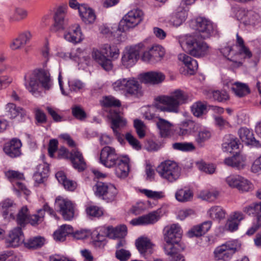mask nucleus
Instances as JSON below:
<instances>
[{
	"label": "nucleus",
	"instance_id": "obj_26",
	"mask_svg": "<svg viewBox=\"0 0 261 261\" xmlns=\"http://www.w3.org/2000/svg\"><path fill=\"white\" fill-rule=\"evenodd\" d=\"M22 231L19 226L12 229L6 239V243L9 247H16L21 243Z\"/></svg>",
	"mask_w": 261,
	"mask_h": 261
},
{
	"label": "nucleus",
	"instance_id": "obj_13",
	"mask_svg": "<svg viewBox=\"0 0 261 261\" xmlns=\"http://www.w3.org/2000/svg\"><path fill=\"white\" fill-rule=\"evenodd\" d=\"M69 6L73 9H77L80 16L83 21L86 24L92 23L96 19V15L93 10L87 5H79L76 0H70Z\"/></svg>",
	"mask_w": 261,
	"mask_h": 261
},
{
	"label": "nucleus",
	"instance_id": "obj_41",
	"mask_svg": "<svg viewBox=\"0 0 261 261\" xmlns=\"http://www.w3.org/2000/svg\"><path fill=\"white\" fill-rule=\"evenodd\" d=\"M231 90L236 96L242 97L250 92L248 85L246 84L236 82L231 88Z\"/></svg>",
	"mask_w": 261,
	"mask_h": 261
},
{
	"label": "nucleus",
	"instance_id": "obj_34",
	"mask_svg": "<svg viewBox=\"0 0 261 261\" xmlns=\"http://www.w3.org/2000/svg\"><path fill=\"white\" fill-rule=\"evenodd\" d=\"M178 59L187 67L190 74L194 73L198 68V63L196 60L185 54H180Z\"/></svg>",
	"mask_w": 261,
	"mask_h": 261
},
{
	"label": "nucleus",
	"instance_id": "obj_62",
	"mask_svg": "<svg viewBox=\"0 0 261 261\" xmlns=\"http://www.w3.org/2000/svg\"><path fill=\"white\" fill-rule=\"evenodd\" d=\"M115 255L119 260L126 261L130 257L131 253L128 250L120 249L116 250Z\"/></svg>",
	"mask_w": 261,
	"mask_h": 261
},
{
	"label": "nucleus",
	"instance_id": "obj_35",
	"mask_svg": "<svg viewBox=\"0 0 261 261\" xmlns=\"http://www.w3.org/2000/svg\"><path fill=\"white\" fill-rule=\"evenodd\" d=\"M127 234V227L124 225H120L114 228L109 226L107 228V236L110 238H123Z\"/></svg>",
	"mask_w": 261,
	"mask_h": 261
},
{
	"label": "nucleus",
	"instance_id": "obj_56",
	"mask_svg": "<svg viewBox=\"0 0 261 261\" xmlns=\"http://www.w3.org/2000/svg\"><path fill=\"white\" fill-rule=\"evenodd\" d=\"M69 86L71 91L77 92L84 90L85 85L80 80H74L69 82Z\"/></svg>",
	"mask_w": 261,
	"mask_h": 261
},
{
	"label": "nucleus",
	"instance_id": "obj_38",
	"mask_svg": "<svg viewBox=\"0 0 261 261\" xmlns=\"http://www.w3.org/2000/svg\"><path fill=\"white\" fill-rule=\"evenodd\" d=\"M164 250L170 261H184V257L178 252L176 246H164Z\"/></svg>",
	"mask_w": 261,
	"mask_h": 261
},
{
	"label": "nucleus",
	"instance_id": "obj_9",
	"mask_svg": "<svg viewBox=\"0 0 261 261\" xmlns=\"http://www.w3.org/2000/svg\"><path fill=\"white\" fill-rule=\"evenodd\" d=\"M237 245L227 242L216 247L214 251L215 260L229 261L237 251Z\"/></svg>",
	"mask_w": 261,
	"mask_h": 261
},
{
	"label": "nucleus",
	"instance_id": "obj_21",
	"mask_svg": "<svg viewBox=\"0 0 261 261\" xmlns=\"http://www.w3.org/2000/svg\"><path fill=\"white\" fill-rule=\"evenodd\" d=\"M21 141L16 138L12 139L9 142L6 143L3 150L5 153L11 158H16L20 155L21 147Z\"/></svg>",
	"mask_w": 261,
	"mask_h": 261
},
{
	"label": "nucleus",
	"instance_id": "obj_20",
	"mask_svg": "<svg viewBox=\"0 0 261 261\" xmlns=\"http://www.w3.org/2000/svg\"><path fill=\"white\" fill-rule=\"evenodd\" d=\"M125 84L123 93L126 95H129L136 97H139L142 95L141 87L139 82L134 78H125Z\"/></svg>",
	"mask_w": 261,
	"mask_h": 261
},
{
	"label": "nucleus",
	"instance_id": "obj_54",
	"mask_svg": "<svg viewBox=\"0 0 261 261\" xmlns=\"http://www.w3.org/2000/svg\"><path fill=\"white\" fill-rule=\"evenodd\" d=\"M44 217V211L40 209L37 211V214L29 216L28 223L32 225H38L43 221Z\"/></svg>",
	"mask_w": 261,
	"mask_h": 261
},
{
	"label": "nucleus",
	"instance_id": "obj_7",
	"mask_svg": "<svg viewBox=\"0 0 261 261\" xmlns=\"http://www.w3.org/2000/svg\"><path fill=\"white\" fill-rule=\"evenodd\" d=\"M143 12L140 9H136L129 11L119 23L118 30L124 32L130 28L138 25L142 20Z\"/></svg>",
	"mask_w": 261,
	"mask_h": 261
},
{
	"label": "nucleus",
	"instance_id": "obj_52",
	"mask_svg": "<svg viewBox=\"0 0 261 261\" xmlns=\"http://www.w3.org/2000/svg\"><path fill=\"white\" fill-rule=\"evenodd\" d=\"M174 149L181 151H190L195 149L192 143L190 142H177L172 144Z\"/></svg>",
	"mask_w": 261,
	"mask_h": 261
},
{
	"label": "nucleus",
	"instance_id": "obj_24",
	"mask_svg": "<svg viewBox=\"0 0 261 261\" xmlns=\"http://www.w3.org/2000/svg\"><path fill=\"white\" fill-rule=\"evenodd\" d=\"M0 207L4 219L8 220L15 219L12 211L16 208V205L13 200L10 199H5L1 202Z\"/></svg>",
	"mask_w": 261,
	"mask_h": 261
},
{
	"label": "nucleus",
	"instance_id": "obj_4",
	"mask_svg": "<svg viewBox=\"0 0 261 261\" xmlns=\"http://www.w3.org/2000/svg\"><path fill=\"white\" fill-rule=\"evenodd\" d=\"M101 103L103 106L111 108L109 115L111 119V128L115 135L119 138L120 134L117 129L125 126L127 123L119 110V107L121 106L120 100L112 96H108L103 97Z\"/></svg>",
	"mask_w": 261,
	"mask_h": 261
},
{
	"label": "nucleus",
	"instance_id": "obj_61",
	"mask_svg": "<svg viewBox=\"0 0 261 261\" xmlns=\"http://www.w3.org/2000/svg\"><path fill=\"white\" fill-rule=\"evenodd\" d=\"M109 185L110 184L102 182H97L94 186L95 194L99 197H101Z\"/></svg>",
	"mask_w": 261,
	"mask_h": 261
},
{
	"label": "nucleus",
	"instance_id": "obj_25",
	"mask_svg": "<svg viewBox=\"0 0 261 261\" xmlns=\"http://www.w3.org/2000/svg\"><path fill=\"white\" fill-rule=\"evenodd\" d=\"M155 122L159 130V133L162 138H167L171 136L173 124L169 121L162 118H156Z\"/></svg>",
	"mask_w": 261,
	"mask_h": 261
},
{
	"label": "nucleus",
	"instance_id": "obj_59",
	"mask_svg": "<svg viewBox=\"0 0 261 261\" xmlns=\"http://www.w3.org/2000/svg\"><path fill=\"white\" fill-rule=\"evenodd\" d=\"M125 139L134 148L139 150L141 148L139 141L130 132L126 133Z\"/></svg>",
	"mask_w": 261,
	"mask_h": 261
},
{
	"label": "nucleus",
	"instance_id": "obj_37",
	"mask_svg": "<svg viewBox=\"0 0 261 261\" xmlns=\"http://www.w3.org/2000/svg\"><path fill=\"white\" fill-rule=\"evenodd\" d=\"M72 233L73 227L71 225L64 224L54 232V239L57 241H64L66 236Z\"/></svg>",
	"mask_w": 261,
	"mask_h": 261
},
{
	"label": "nucleus",
	"instance_id": "obj_6",
	"mask_svg": "<svg viewBox=\"0 0 261 261\" xmlns=\"http://www.w3.org/2000/svg\"><path fill=\"white\" fill-rule=\"evenodd\" d=\"M156 171L162 178L170 182L176 181L181 174V169L178 164L170 160L161 163L158 166Z\"/></svg>",
	"mask_w": 261,
	"mask_h": 261
},
{
	"label": "nucleus",
	"instance_id": "obj_15",
	"mask_svg": "<svg viewBox=\"0 0 261 261\" xmlns=\"http://www.w3.org/2000/svg\"><path fill=\"white\" fill-rule=\"evenodd\" d=\"M164 48L159 45H154L148 50L143 52L142 60L147 63H155L162 60L165 55Z\"/></svg>",
	"mask_w": 261,
	"mask_h": 261
},
{
	"label": "nucleus",
	"instance_id": "obj_22",
	"mask_svg": "<svg viewBox=\"0 0 261 261\" xmlns=\"http://www.w3.org/2000/svg\"><path fill=\"white\" fill-rule=\"evenodd\" d=\"M201 125L192 120L182 121L179 124L178 134L179 136L189 135L192 133L198 131Z\"/></svg>",
	"mask_w": 261,
	"mask_h": 261
},
{
	"label": "nucleus",
	"instance_id": "obj_10",
	"mask_svg": "<svg viewBox=\"0 0 261 261\" xmlns=\"http://www.w3.org/2000/svg\"><path fill=\"white\" fill-rule=\"evenodd\" d=\"M195 29L203 39L210 38L214 31L213 22L204 17H198L194 21Z\"/></svg>",
	"mask_w": 261,
	"mask_h": 261
},
{
	"label": "nucleus",
	"instance_id": "obj_8",
	"mask_svg": "<svg viewBox=\"0 0 261 261\" xmlns=\"http://www.w3.org/2000/svg\"><path fill=\"white\" fill-rule=\"evenodd\" d=\"M144 47L142 43L126 47L121 58L122 65L126 68L134 65L139 58L140 54L143 51Z\"/></svg>",
	"mask_w": 261,
	"mask_h": 261
},
{
	"label": "nucleus",
	"instance_id": "obj_1",
	"mask_svg": "<svg viewBox=\"0 0 261 261\" xmlns=\"http://www.w3.org/2000/svg\"><path fill=\"white\" fill-rule=\"evenodd\" d=\"M129 159L126 156L118 154L112 147L102 148L99 154V163L109 168L115 167V175L120 178L127 177L129 172Z\"/></svg>",
	"mask_w": 261,
	"mask_h": 261
},
{
	"label": "nucleus",
	"instance_id": "obj_39",
	"mask_svg": "<svg viewBox=\"0 0 261 261\" xmlns=\"http://www.w3.org/2000/svg\"><path fill=\"white\" fill-rule=\"evenodd\" d=\"M45 239L40 236H37L27 240L24 242V246L30 249H37L41 248L44 244Z\"/></svg>",
	"mask_w": 261,
	"mask_h": 261
},
{
	"label": "nucleus",
	"instance_id": "obj_48",
	"mask_svg": "<svg viewBox=\"0 0 261 261\" xmlns=\"http://www.w3.org/2000/svg\"><path fill=\"white\" fill-rule=\"evenodd\" d=\"M206 108V103L197 101L192 105L191 110L195 116L199 117L205 113Z\"/></svg>",
	"mask_w": 261,
	"mask_h": 261
},
{
	"label": "nucleus",
	"instance_id": "obj_55",
	"mask_svg": "<svg viewBox=\"0 0 261 261\" xmlns=\"http://www.w3.org/2000/svg\"><path fill=\"white\" fill-rule=\"evenodd\" d=\"M134 126L139 137L144 138L145 136L146 126L143 122L139 119H135L134 121Z\"/></svg>",
	"mask_w": 261,
	"mask_h": 261
},
{
	"label": "nucleus",
	"instance_id": "obj_27",
	"mask_svg": "<svg viewBox=\"0 0 261 261\" xmlns=\"http://www.w3.org/2000/svg\"><path fill=\"white\" fill-rule=\"evenodd\" d=\"M32 37V34L30 31H25L20 33L18 36L13 40L10 47L13 50L21 48L30 42Z\"/></svg>",
	"mask_w": 261,
	"mask_h": 261
},
{
	"label": "nucleus",
	"instance_id": "obj_23",
	"mask_svg": "<svg viewBox=\"0 0 261 261\" xmlns=\"http://www.w3.org/2000/svg\"><path fill=\"white\" fill-rule=\"evenodd\" d=\"M69 159L74 168L79 171H83L86 168L85 159L82 153L78 150L72 149L70 152Z\"/></svg>",
	"mask_w": 261,
	"mask_h": 261
},
{
	"label": "nucleus",
	"instance_id": "obj_33",
	"mask_svg": "<svg viewBox=\"0 0 261 261\" xmlns=\"http://www.w3.org/2000/svg\"><path fill=\"white\" fill-rule=\"evenodd\" d=\"M37 171L33 176L34 180L38 184L42 183L47 177L49 173V166L46 163L40 164L37 166Z\"/></svg>",
	"mask_w": 261,
	"mask_h": 261
},
{
	"label": "nucleus",
	"instance_id": "obj_47",
	"mask_svg": "<svg viewBox=\"0 0 261 261\" xmlns=\"http://www.w3.org/2000/svg\"><path fill=\"white\" fill-rule=\"evenodd\" d=\"M117 193L118 191L115 187L112 184H110L101 198L107 202H112L116 199Z\"/></svg>",
	"mask_w": 261,
	"mask_h": 261
},
{
	"label": "nucleus",
	"instance_id": "obj_28",
	"mask_svg": "<svg viewBox=\"0 0 261 261\" xmlns=\"http://www.w3.org/2000/svg\"><path fill=\"white\" fill-rule=\"evenodd\" d=\"M65 39L71 42L78 43L83 40V34L79 24L71 26L67 33L64 35Z\"/></svg>",
	"mask_w": 261,
	"mask_h": 261
},
{
	"label": "nucleus",
	"instance_id": "obj_49",
	"mask_svg": "<svg viewBox=\"0 0 261 261\" xmlns=\"http://www.w3.org/2000/svg\"><path fill=\"white\" fill-rule=\"evenodd\" d=\"M197 132L198 133L196 137L195 140L198 145L202 146L203 143L211 138V133L208 130L202 128L201 126Z\"/></svg>",
	"mask_w": 261,
	"mask_h": 261
},
{
	"label": "nucleus",
	"instance_id": "obj_64",
	"mask_svg": "<svg viewBox=\"0 0 261 261\" xmlns=\"http://www.w3.org/2000/svg\"><path fill=\"white\" fill-rule=\"evenodd\" d=\"M248 11H249L246 10L243 8L234 9L235 17L238 20L240 21L243 23H244L245 19L246 18V16L248 14Z\"/></svg>",
	"mask_w": 261,
	"mask_h": 261
},
{
	"label": "nucleus",
	"instance_id": "obj_53",
	"mask_svg": "<svg viewBox=\"0 0 261 261\" xmlns=\"http://www.w3.org/2000/svg\"><path fill=\"white\" fill-rule=\"evenodd\" d=\"M244 212L248 215H256L257 216L261 214V202L254 203L244 208Z\"/></svg>",
	"mask_w": 261,
	"mask_h": 261
},
{
	"label": "nucleus",
	"instance_id": "obj_40",
	"mask_svg": "<svg viewBox=\"0 0 261 261\" xmlns=\"http://www.w3.org/2000/svg\"><path fill=\"white\" fill-rule=\"evenodd\" d=\"M187 13L185 10H180L173 13L169 20L170 24L175 27L180 26L186 19Z\"/></svg>",
	"mask_w": 261,
	"mask_h": 261
},
{
	"label": "nucleus",
	"instance_id": "obj_57",
	"mask_svg": "<svg viewBox=\"0 0 261 261\" xmlns=\"http://www.w3.org/2000/svg\"><path fill=\"white\" fill-rule=\"evenodd\" d=\"M73 116L80 120H83L86 118V113L80 106H74L71 108Z\"/></svg>",
	"mask_w": 261,
	"mask_h": 261
},
{
	"label": "nucleus",
	"instance_id": "obj_18",
	"mask_svg": "<svg viewBox=\"0 0 261 261\" xmlns=\"http://www.w3.org/2000/svg\"><path fill=\"white\" fill-rule=\"evenodd\" d=\"M66 12V7H60L57 10L54 16L55 22L51 28V31L55 32L64 29L67 21L65 18Z\"/></svg>",
	"mask_w": 261,
	"mask_h": 261
},
{
	"label": "nucleus",
	"instance_id": "obj_3",
	"mask_svg": "<svg viewBox=\"0 0 261 261\" xmlns=\"http://www.w3.org/2000/svg\"><path fill=\"white\" fill-rule=\"evenodd\" d=\"M24 79L26 89L32 94L36 93L40 86L49 90L52 86L49 73L42 69H36L26 74Z\"/></svg>",
	"mask_w": 261,
	"mask_h": 261
},
{
	"label": "nucleus",
	"instance_id": "obj_32",
	"mask_svg": "<svg viewBox=\"0 0 261 261\" xmlns=\"http://www.w3.org/2000/svg\"><path fill=\"white\" fill-rule=\"evenodd\" d=\"M238 148L239 144L237 139L231 135H225L222 144L223 151L231 153Z\"/></svg>",
	"mask_w": 261,
	"mask_h": 261
},
{
	"label": "nucleus",
	"instance_id": "obj_45",
	"mask_svg": "<svg viewBox=\"0 0 261 261\" xmlns=\"http://www.w3.org/2000/svg\"><path fill=\"white\" fill-rule=\"evenodd\" d=\"M193 196L192 191L188 189H181L177 191L175 198L179 202H187L191 200Z\"/></svg>",
	"mask_w": 261,
	"mask_h": 261
},
{
	"label": "nucleus",
	"instance_id": "obj_31",
	"mask_svg": "<svg viewBox=\"0 0 261 261\" xmlns=\"http://www.w3.org/2000/svg\"><path fill=\"white\" fill-rule=\"evenodd\" d=\"M92 57L105 70L109 71L112 69L113 65L111 60L102 55L98 50L92 52Z\"/></svg>",
	"mask_w": 261,
	"mask_h": 261
},
{
	"label": "nucleus",
	"instance_id": "obj_12",
	"mask_svg": "<svg viewBox=\"0 0 261 261\" xmlns=\"http://www.w3.org/2000/svg\"><path fill=\"white\" fill-rule=\"evenodd\" d=\"M164 240L166 244L164 246H176L181 237V230L178 224H173L165 228Z\"/></svg>",
	"mask_w": 261,
	"mask_h": 261
},
{
	"label": "nucleus",
	"instance_id": "obj_14",
	"mask_svg": "<svg viewBox=\"0 0 261 261\" xmlns=\"http://www.w3.org/2000/svg\"><path fill=\"white\" fill-rule=\"evenodd\" d=\"M225 181L229 187L242 192H248L252 188L249 180L239 175H230L226 178Z\"/></svg>",
	"mask_w": 261,
	"mask_h": 261
},
{
	"label": "nucleus",
	"instance_id": "obj_51",
	"mask_svg": "<svg viewBox=\"0 0 261 261\" xmlns=\"http://www.w3.org/2000/svg\"><path fill=\"white\" fill-rule=\"evenodd\" d=\"M86 213L88 217L91 219L99 218L103 214L102 209L95 205L88 206L86 209Z\"/></svg>",
	"mask_w": 261,
	"mask_h": 261
},
{
	"label": "nucleus",
	"instance_id": "obj_16",
	"mask_svg": "<svg viewBox=\"0 0 261 261\" xmlns=\"http://www.w3.org/2000/svg\"><path fill=\"white\" fill-rule=\"evenodd\" d=\"M5 175L11 182H15L13 185L14 189L17 192H22L26 195L30 194V191L26 188L21 182L17 180L24 179V175L18 171L9 170L5 172Z\"/></svg>",
	"mask_w": 261,
	"mask_h": 261
},
{
	"label": "nucleus",
	"instance_id": "obj_46",
	"mask_svg": "<svg viewBox=\"0 0 261 261\" xmlns=\"http://www.w3.org/2000/svg\"><path fill=\"white\" fill-rule=\"evenodd\" d=\"M27 12L19 8H15L14 11L9 13V20L11 22L19 21L27 16Z\"/></svg>",
	"mask_w": 261,
	"mask_h": 261
},
{
	"label": "nucleus",
	"instance_id": "obj_60",
	"mask_svg": "<svg viewBox=\"0 0 261 261\" xmlns=\"http://www.w3.org/2000/svg\"><path fill=\"white\" fill-rule=\"evenodd\" d=\"M199 170L206 173L212 174L215 171V166L212 164H207L204 162H200L198 163Z\"/></svg>",
	"mask_w": 261,
	"mask_h": 261
},
{
	"label": "nucleus",
	"instance_id": "obj_63",
	"mask_svg": "<svg viewBox=\"0 0 261 261\" xmlns=\"http://www.w3.org/2000/svg\"><path fill=\"white\" fill-rule=\"evenodd\" d=\"M218 193L217 192H210L208 191H202L200 194V197L204 200L213 201L217 197Z\"/></svg>",
	"mask_w": 261,
	"mask_h": 261
},
{
	"label": "nucleus",
	"instance_id": "obj_42",
	"mask_svg": "<svg viewBox=\"0 0 261 261\" xmlns=\"http://www.w3.org/2000/svg\"><path fill=\"white\" fill-rule=\"evenodd\" d=\"M6 114L10 118H15L19 114H24V111L20 107H17L13 103H8L5 106Z\"/></svg>",
	"mask_w": 261,
	"mask_h": 261
},
{
	"label": "nucleus",
	"instance_id": "obj_11",
	"mask_svg": "<svg viewBox=\"0 0 261 261\" xmlns=\"http://www.w3.org/2000/svg\"><path fill=\"white\" fill-rule=\"evenodd\" d=\"M55 204L64 220L69 221L73 218L75 206L70 201L58 197L56 199Z\"/></svg>",
	"mask_w": 261,
	"mask_h": 261
},
{
	"label": "nucleus",
	"instance_id": "obj_58",
	"mask_svg": "<svg viewBox=\"0 0 261 261\" xmlns=\"http://www.w3.org/2000/svg\"><path fill=\"white\" fill-rule=\"evenodd\" d=\"M211 94L212 95L214 100H217L219 102H222L223 101L226 100L229 98L227 92L224 90L212 91L211 92Z\"/></svg>",
	"mask_w": 261,
	"mask_h": 261
},
{
	"label": "nucleus",
	"instance_id": "obj_36",
	"mask_svg": "<svg viewBox=\"0 0 261 261\" xmlns=\"http://www.w3.org/2000/svg\"><path fill=\"white\" fill-rule=\"evenodd\" d=\"M135 244L137 248L141 254H144L147 252L151 253L153 245L147 238L141 237L136 240Z\"/></svg>",
	"mask_w": 261,
	"mask_h": 261
},
{
	"label": "nucleus",
	"instance_id": "obj_19",
	"mask_svg": "<svg viewBox=\"0 0 261 261\" xmlns=\"http://www.w3.org/2000/svg\"><path fill=\"white\" fill-rule=\"evenodd\" d=\"M165 79V74L159 71H151L141 74V80L145 84L157 85Z\"/></svg>",
	"mask_w": 261,
	"mask_h": 261
},
{
	"label": "nucleus",
	"instance_id": "obj_2",
	"mask_svg": "<svg viewBox=\"0 0 261 261\" xmlns=\"http://www.w3.org/2000/svg\"><path fill=\"white\" fill-rule=\"evenodd\" d=\"M189 99V95L186 92L176 89L169 95L156 97L154 106L161 111L177 114L180 112V106L187 103Z\"/></svg>",
	"mask_w": 261,
	"mask_h": 261
},
{
	"label": "nucleus",
	"instance_id": "obj_44",
	"mask_svg": "<svg viewBox=\"0 0 261 261\" xmlns=\"http://www.w3.org/2000/svg\"><path fill=\"white\" fill-rule=\"evenodd\" d=\"M207 213L209 216L214 220H221L225 218L226 212L219 206L212 207Z\"/></svg>",
	"mask_w": 261,
	"mask_h": 261
},
{
	"label": "nucleus",
	"instance_id": "obj_43",
	"mask_svg": "<svg viewBox=\"0 0 261 261\" xmlns=\"http://www.w3.org/2000/svg\"><path fill=\"white\" fill-rule=\"evenodd\" d=\"M16 221L20 227H23L28 223L29 221L28 209L25 206H23L16 215Z\"/></svg>",
	"mask_w": 261,
	"mask_h": 261
},
{
	"label": "nucleus",
	"instance_id": "obj_30",
	"mask_svg": "<svg viewBox=\"0 0 261 261\" xmlns=\"http://www.w3.org/2000/svg\"><path fill=\"white\" fill-rule=\"evenodd\" d=\"M246 158L244 156L238 154L225 159L224 163L229 166L241 170L246 166Z\"/></svg>",
	"mask_w": 261,
	"mask_h": 261
},
{
	"label": "nucleus",
	"instance_id": "obj_29",
	"mask_svg": "<svg viewBox=\"0 0 261 261\" xmlns=\"http://www.w3.org/2000/svg\"><path fill=\"white\" fill-rule=\"evenodd\" d=\"M240 138L247 145H252L256 147L260 146L259 142L254 137L251 130L245 127L241 128L238 132Z\"/></svg>",
	"mask_w": 261,
	"mask_h": 261
},
{
	"label": "nucleus",
	"instance_id": "obj_50",
	"mask_svg": "<svg viewBox=\"0 0 261 261\" xmlns=\"http://www.w3.org/2000/svg\"><path fill=\"white\" fill-rule=\"evenodd\" d=\"M260 21V17L259 14L253 11H249L244 24L245 25H255Z\"/></svg>",
	"mask_w": 261,
	"mask_h": 261
},
{
	"label": "nucleus",
	"instance_id": "obj_5",
	"mask_svg": "<svg viewBox=\"0 0 261 261\" xmlns=\"http://www.w3.org/2000/svg\"><path fill=\"white\" fill-rule=\"evenodd\" d=\"M179 43L184 50L195 57H202L208 54L209 46L203 41L198 40L196 36L185 35L180 37Z\"/></svg>",
	"mask_w": 261,
	"mask_h": 261
},
{
	"label": "nucleus",
	"instance_id": "obj_17",
	"mask_svg": "<svg viewBox=\"0 0 261 261\" xmlns=\"http://www.w3.org/2000/svg\"><path fill=\"white\" fill-rule=\"evenodd\" d=\"M162 215V209L159 208L147 215L132 220L130 223L134 225L152 224L156 222Z\"/></svg>",
	"mask_w": 261,
	"mask_h": 261
}]
</instances>
